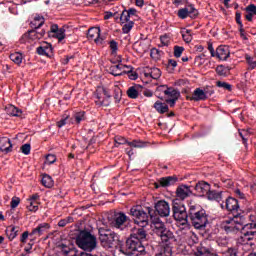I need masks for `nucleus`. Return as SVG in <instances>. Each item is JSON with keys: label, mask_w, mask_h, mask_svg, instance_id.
Masks as SVG:
<instances>
[{"label": "nucleus", "mask_w": 256, "mask_h": 256, "mask_svg": "<svg viewBox=\"0 0 256 256\" xmlns=\"http://www.w3.org/2000/svg\"><path fill=\"white\" fill-rule=\"evenodd\" d=\"M10 59L13 61V63H16V65H21L23 62V55L19 52H15L10 54Z\"/></svg>", "instance_id": "72a5a7b5"}, {"label": "nucleus", "mask_w": 256, "mask_h": 256, "mask_svg": "<svg viewBox=\"0 0 256 256\" xmlns=\"http://www.w3.org/2000/svg\"><path fill=\"white\" fill-rule=\"evenodd\" d=\"M238 243L240 245H250V247H253V245H255V242H250L246 232L238 238Z\"/></svg>", "instance_id": "f704fd0d"}, {"label": "nucleus", "mask_w": 256, "mask_h": 256, "mask_svg": "<svg viewBox=\"0 0 256 256\" xmlns=\"http://www.w3.org/2000/svg\"><path fill=\"white\" fill-rule=\"evenodd\" d=\"M47 229H49V224L48 223L40 224L36 229H34L32 231V233L30 235L41 236V235H43V233H45V231H47Z\"/></svg>", "instance_id": "cd10ccee"}, {"label": "nucleus", "mask_w": 256, "mask_h": 256, "mask_svg": "<svg viewBox=\"0 0 256 256\" xmlns=\"http://www.w3.org/2000/svg\"><path fill=\"white\" fill-rule=\"evenodd\" d=\"M217 87H223V89H226L227 91H231L232 86L231 84L227 82L217 81L216 82Z\"/></svg>", "instance_id": "864d4df0"}, {"label": "nucleus", "mask_w": 256, "mask_h": 256, "mask_svg": "<svg viewBox=\"0 0 256 256\" xmlns=\"http://www.w3.org/2000/svg\"><path fill=\"white\" fill-rule=\"evenodd\" d=\"M150 57L152 59H155L156 61L158 59H161V51L157 50L156 48H153L150 52Z\"/></svg>", "instance_id": "de8ad7c7"}, {"label": "nucleus", "mask_w": 256, "mask_h": 256, "mask_svg": "<svg viewBox=\"0 0 256 256\" xmlns=\"http://www.w3.org/2000/svg\"><path fill=\"white\" fill-rule=\"evenodd\" d=\"M45 36V30H41L40 32H38L35 29L29 30L27 33H25L22 36V39H24L25 41H37V39H41Z\"/></svg>", "instance_id": "9d476101"}, {"label": "nucleus", "mask_w": 256, "mask_h": 256, "mask_svg": "<svg viewBox=\"0 0 256 256\" xmlns=\"http://www.w3.org/2000/svg\"><path fill=\"white\" fill-rule=\"evenodd\" d=\"M173 251L170 246L164 247L159 253L156 254V256H172Z\"/></svg>", "instance_id": "4c0bfd02"}, {"label": "nucleus", "mask_w": 256, "mask_h": 256, "mask_svg": "<svg viewBox=\"0 0 256 256\" xmlns=\"http://www.w3.org/2000/svg\"><path fill=\"white\" fill-rule=\"evenodd\" d=\"M209 201H217L218 203H221L223 197L221 196L222 195V192H217L215 190H209L208 191V194H206Z\"/></svg>", "instance_id": "b1692460"}, {"label": "nucleus", "mask_w": 256, "mask_h": 256, "mask_svg": "<svg viewBox=\"0 0 256 256\" xmlns=\"http://www.w3.org/2000/svg\"><path fill=\"white\" fill-rule=\"evenodd\" d=\"M249 221L251 223H246L245 229H256V216L251 214L249 216Z\"/></svg>", "instance_id": "e433bc0d"}, {"label": "nucleus", "mask_w": 256, "mask_h": 256, "mask_svg": "<svg viewBox=\"0 0 256 256\" xmlns=\"http://www.w3.org/2000/svg\"><path fill=\"white\" fill-rule=\"evenodd\" d=\"M210 190H211V185H209V183L205 181L198 182L195 186V191L199 193L200 197L208 195Z\"/></svg>", "instance_id": "2eb2a0df"}, {"label": "nucleus", "mask_w": 256, "mask_h": 256, "mask_svg": "<svg viewBox=\"0 0 256 256\" xmlns=\"http://www.w3.org/2000/svg\"><path fill=\"white\" fill-rule=\"evenodd\" d=\"M191 193V187L187 185H180L176 189V197L179 199V201H185V199H187Z\"/></svg>", "instance_id": "9b49d317"}, {"label": "nucleus", "mask_w": 256, "mask_h": 256, "mask_svg": "<svg viewBox=\"0 0 256 256\" xmlns=\"http://www.w3.org/2000/svg\"><path fill=\"white\" fill-rule=\"evenodd\" d=\"M103 93L107 99H111V95H109V92L105 88H99L95 94L96 103L97 105H104V107H108L109 101L108 100H101V96H99V93Z\"/></svg>", "instance_id": "f3484780"}, {"label": "nucleus", "mask_w": 256, "mask_h": 256, "mask_svg": "<svg viewBox=\"0 0 256 256\" xmlns=\"http://www.w3.org/2000/svg\"><path fill=\"white\" fill-rule=\"evenodd\" d=\"M245 225H247L245 216L239 213L234 214L233 218H228L222 222V228L227 233L231 231H241V229H245Z\"/></svg>", "instance_id": "39448f33"}, {"label": "nucleus", "mask_w": 256, "mask_h": 256, "mask_svg": "<svg viewBox=\"0 0 256 256\" xmlns=\"http://www.w3.org/2000/svg\"><path fill=\"white\" fill-rule=\"evenodd\" d=\"M246 235L250 243H256V231H247Z\"/></svg>", "instance_id": "603ef678"}, {"label": "nucleus", "mask_w": 256, "mask_h": 256, "mask_svg": "<svg viewBox=\"0 0 256 256\" xmlns=\"http://www.w3.org/2000/svg\"><path fill=\"white\" fill-rule=\"evenodd\" d=\"M183 51H185V48L183 46H174V57L179 59V57L183 55Z\"/></svg>", "instance_id": "c03bdc74"}, {"label": "nucleus", "mask_w": 256, "mask_h": 256, "mask_svg": "<svg viewBox=\"0 0 256 256\" xmlns=\"http://www.w3.org/2000/svg\"><path fill=\"white\" fill-rule=\"evenodd\" d=\"M42 185L46 187L47 189H51L53 185H55V182L53 181V178L48 174H43L42 176Z\"/></svg>", "instance_id": "bb28decb"}, {"label": "nucleus", "mask_w": 256, "mask_h": 256, "mask_svg": "<svg viewBox=\"0 0 256 256\" xmlns=\"http://www.w3.org/2000/svg\"><path fill=\"white\" fill-rule=\"evenodd\" d=\"M154 109H156L158 113L163 115V113H167V111H169V106H167V104H164L162 102L156 101L154 104Z\"/></svg>", "instance_id": "c756f323"}, {"label": "nucleus", "mask_w": 256, "mask_h": 256, "mask_svg": "<svg viewBox=\"0 0 256 256\" xmlns=\"http://www.w3.org/2000/svg\"><path fill=\"white\" fill-rule=\"evenodd\" d=\"M29 211H37L39 209V206L36 202L30 201V205L28 206Z\"/></svg>", "instance_id": "0e129e2a"}, {"label": "nucleus", "mask_w": 256, "mask_h": 256, "mask_svg": "<svg viewBox=\"0 0 256 256\" xmlns=\"http://www.w3.org/2000/svg\"><path fill=\"white\" fill-rule=\"evenodd\" d=\"M119 64L112 65L109 68V72L111 75H114V77H119L125 73L123 69H129V66L121 64V60H118Z\"/></svg>", "instance_id": "4468645a"}, {"label": "nucleus", "mask_w": 256, "mask_h": 256, "mask_svg": "<svg viewBox=\"0 0 256 256\" xmlns=\"http://www.w3.org/2000/svg\"><path fill=\"white\" fill-rule=\"evenodd\" d=\"M236 23H238L239 27H243V22H241V13L236 12Z\"/></svg>", "instance_id": "774afa93"}, {"label": "nucleus", "mask_w": 256, "mask_h": 256, "mask_svg": "<svg viewBox=\"0 0 256 256\" xmlns=\"http://www.w3.org/2000/svg\"><path fill=\"white\" fill-rule=\"evenodd\" d=\"M208 95L207 89L201 90V88H196L192 97H190V101H205Z\"/></svg>", "instance_id": "ddd939ff"}, {"label": "nucleus", "mask_w": 256, "mask_h": 256, "mask_svg": "<svg viewBox=\"0 0 256 256\" xmlns=\"http://www.w3.org/2000/svg\"><path fill=\"white\" fill-rule=\"evenodd\" d=\"M229 55H231V52L229 51V46H219L216 49V56L221 61H227V59H229Z\"/></svg>", "instance_id": "a211bd4d"}, {"label": "nucleus", "mask_w": 256, "mask_h": 256, "mask_svg": "<svg viewBox=\"0 0 256 256\" xmlns=\"http://www.w3.org/2000/svg\"><path fill=\"white\" fill-rule=\"evenodd\" d=\"M188 15H189V8H182L178 11V17H180V19H187Z\"/></svg>", "instance_id": "09e8293b"}, {"label": "nucleus", "mask_w": 256, "mask_h": 256, "mask_svg": "<svg viewBox=\"0 0 256 256\" xmlns=\"http://www.w3.org/2000/svg\"><path fill=\"white\" fill-rule=\"evenodd\" d=\"M127 95L130 99H137L139 97V91L135 86H132L127 90Z\"/></svg>", "instance_id": "c9c22d12"}, {"label": "nucleus", "mask_w": 256, "mask_h": 256, "mask_svg": "<svg viewBox=\"0 0 256 256\" xmlns=\"http://www.w3.org/2000/svg\"><path fill=\"white\" fill-rule=\"evenodd\" d=\"M177 181H179V178L176 176H167L159 179L160 186L162 187H171V185H175Z\"/></svg>", "instance_id": "412c9836"}, {"label": "nucleus", "mask_w": 256, "mask_h": 256, "mask_svg": "<svg viewBox=\"0 0 256 256\" xmlns=\"http://www.w3.org/2000/svg\"><path fill=\"white\" fill-rule=\"evenodd\" d=\"M17 233H19V227L9 226L6 229V235L10 241H13L17 237Z\"/></svg>", "instance_id": "a878e982"}, {"label": "nucleus", "mask_w": 256, "mask_h": 256, "mask_svg": "<svg viewBox=\"0 0 256 256\" xmlns=\"http://www.w3.org/2000/svg\"><path fill=\"white\" fill-rule=\"evenodd\" d=\"M146 211H147L148 219H150L152 222L153 235L157 236L164 229H167V226L165 225V223H163V221H161L159 216H155V210H153L151 207H147Z\"/></svg>", "instance_id": "6e6552de"}, {"label": "nucleus", "mask_w": 256, "mask_h": 256, "mask_svg": "<svg viewBox=\"0 0 256 256\" xmlns=\"http://www.w3.org/2000/svg\"><path fill=\"white\" fill-rule=\"evenodd\" d=\"M109 45H110V49L112 51V55H115V53H117V51L119 49V44L117 43V41L111 40L109 42Z\"/></svg>", "instance_id": "49530a36"}, {"label": "nucleus", "mask_w": 256, "mask_h": 256, "mask_svg": "<svg viewBox=\"0 0 256 256\" xmlns=\"http://www.w3.org/2000/svg\"><path fill=\"white\" fill-rule=\"evenodd\" d=\"M21 151L24 155H29L31 153V144H24L21 146Z\"/></svg>", "instance_id": "bf43d9fd"}, {"label": "nucleus", "mask_w": 256, "mask_h": 256, "mask_svg": "<svg viewBox=\"0 0 256 256\" xmlns=\"http://www.w3.org/2000/svg\"><path fill=\"white\" fill-rule=\"evenodd\" d=\"M182 38L185 41V43H191L193 41V36L191 35V30H186L182 32Z\"/></svg>", "instance_id": "79ce46f5"}, {"label": "nucleus", "mask_w": 256, "mask_h": 256, "mask_svg": "<svg viewBox=\"0 0 256 256\" xmlns=\"http://www.w3.org/2000/svg\"><path fill=\"white\" fill-rule=\"evenodd\" d=\"M98 239L104 249H118L123 245V241L119 238V234L111 229L100 227L98 228Z\"/></svg>", "instance_id": "f03ea898"}, {"label": "nucleus", "mask_w": 256, "mask_h": 256, "mask_svg": "<svg viewBox=\"0 0 256 256\" xmlns=\"http://www.w3.org/2000/svg\"><path fill=\"white\" fill-rule=\"evenodd\" d=\"M230 71H231V68L229 66L225 67L223 65H219L216 68V73L220 77H227V75H229Z\"/></svg>", "instance_id": "473e14b6"}, {"label": "nucleus", "mask_w": 256, "mask_h": 256, "mask_svg": "<svg viewBox=\"0 0 256 256\" xmlns=\"http://www.w3.org/2000/svg\"><path fill=\"white\" fill-rule=\"evenodd\" d=\"M101 37V29L99 27H92L88 30L87 38L91 41H95V43H101L103 39Z\"/></svg>", "instance_id": "f8f14e48"}, {"label": "nucleus", "mask_w": 256, "mask_h": 256, "mask_svg": "<svg viewBox=\"0 0 256 256\" xmlns=\"http://www.w3.org/2000/svg\"><path fill=\"white\" fill-rule=\"evenodd\" d=\"M188 15H190V17H192V18L197 17V15H199V12L193 6H190L188 8Z\"/></svg>", "instance_id": "e2e57ef3"}, {"label": "nucleus", "mask_w": 256, "mask_h": 256, "mask_svg": "<svg viewBox=\"0 0 256 256\" xmlns=\"http://www.w3.org/2000/svg\"><path fill=\"white\" fill-rule=\"evenodd\" d=\"M160 41L162 45H164V47H167V45H169V37H167V35L161 36Z\"/></svg>", "instance_id": "69168bd1"}, {"label": "nucleus", "mask_w": 256, "mask_h": 256, "mask_svg": "<svg viewBox=\"0 0 256 256\" xmlns=\"http://www.w3.org/2000/svg\"><path fill=\"white\" fill-rule=\"evenodd\" d=\"M246 61L249 65L250 69H255V67H256V57H251L248 54H246Z\"/></svg>", "instance_id": "37998d69"}, {"label": "nucleus", "mask_w": 256, "mask_h": 256, "mask_svg": "<svg viewBox=\"0 0 256 256\" xmlns=\"http://www.w3.org/2000/svg\"><path fill=\"white\" fill-rule=\"evenodd\" d=\"M239 135H240L244 145H247V141H248L249 135H250L249 130H245V129L239 130Z\"/></svg>", "instance_id": "58836bf2"}, {"label": "nucleus", "mask_w": 256, "mask_h": 256, "mask_svg": "<svg viewBox=\"0 0 256 256\" xmlns=\"http://www.w3.org/2000/svg\"><path fill=\"white\" fill-rule=\"evenodd\" d=\"M133 25H135L133 21H129L128 23L124 24L122 27L123 33H129L131 29H133Z\"/></svg>", "instance_id": "8fccbe9b"}, {"label": "nucleus", "mask_w": 256, "mask_h": 256, "mask_svg": "<svg viewBox=\"0 0 256 256\" xmlns=\"http://www.w3.org/2000/svg\"><path fill=\"white\" fill-rule=\"evenodd\" d=\"M172 211L175 221H179L181 225H187L189 223V210L187 213V208H185V205L179 198L173 200Z\"/></svg>", "instance_id": "423d86ee"}, {"label": "nucleus", "mask_w": 256, "mask_h": 256, "mask_svg": "<svg viewBox=\"0 0 256 256\" xmlns=\"http://www.w3.org/2000/svg\"><path fill=\"white\" fill-rule=\"evenodd\" d=\"M164 95H168L171 99H179V97H181V93L171 87L164 90Z\"/></svg>", "instance_id": "2f4dec72"}, {"label": "nucleus", "mask_w": 256, "mask_h": 256, "mask_svg": "<svg viewBox=\"0 0 256 256\" xmlns=\"http://www.w3.org/2000/svg\"><path fill=\"white\" fill-rule=\"evenodd\" d=\"M144 76L151 77V79H159L161 77V70L159 68H149L144 69Z\"/></svg>", "instance_id": "5701e85b"}, {"label": "nucleus", "mask_w": 256, "mask_h": 256, "mask_svg": "<svg viewBox=\"0 0 256 256\" xmlns=\"http://www.w3.org/2000/svg\"><path fill=\"white\" fill-rule=\"evenodd\" d=\"M7 115H12V117H19L21 115V110L13 105H8L5 108Z\"/></svg>", "instance_id": "c85d7f7f"}, {"label": "nucleus", "mask_w": 256, "mask_h": 256, "mask_svg": "<svg viewBox=\"0 0 256 256\" xmlns=\"http://www.w3.org/2000/svg\"><path fill=\"white\" fill-rule=\"evenodd\" d=\"M127 144L130 146V147H136V148H141V147H145V143L141 142V141H137V140H134L132 142H127Z\"/></svg>", "instance_id": "5fc2aeb1"}, {"label": "nucleus", "mask_w": 256, "mask_h": 256, "mask_svg": "<svg viewBox=\"0 0 256 256\" xmlns=\"http://www.w3.org/2000/svg\"><path fill=\"white\" fill-rule=\"evenodd\" d=\"M63 254L66 256H78L77 254L79 251H77L75 248H70L68 250H62Z\"/></svg>", "instance_id": "3c124183"}, {"label": "nucleus", "mask_w": 256, "mask_h": 256, "mask_svg": "<svg viewBox=\"0 0 256 256\" xmlns=\"http://www.w3.org/2000/svg\"><path fill=\"white\" fill-rule=\"evenodd\" d=\"M189 221L196 229L203 230L209 224V215H207L205 209H201L197 205H190L188 222Z\"/></svg>", "instance_id": "7ed1b4c3"}, {"label": "nucleus", "mask_w": 256, "mask_h": 256, "mask_svg": "<svg viewBox=\"0 0 256 256\" xmlns=\"http://www.w3.org/2000/svg\"><path fill=\"white\" fill-rule=\"evenodd\" d=\"M52 37H56L58 41H63V39H65V29L60 28L52 35Z\"/></svg>", "instance_id": "ea45409f"}, {"label": "nucleus", "mask_w": 256, "mask_h": 256, "mask_svg": "<svg viewBox=\"0 0 256 256\" xmlns=\"http://www.w3.org/2000/svg\"><path fill=\"white\" fill-rule=\"evenodd\" d=\"M225 208L227 211H238L239 201L233 197H228L225 201Z\"/></svg>", "instance_id": "4be33fe9"}, {"label": "nucleus", "mask_w": 256, "mask_h": 256, "mask_svg": "<svg viewBox=\"0 0 256 256\" xmlns=\"http://www.w3.org/2000/svg\"><path fill=\"white\" fill-rule=\"evenodd\" d=\"M76 245L83 251H95L97 249V236L87 230H82L76 237Z\"/></svg>", "instance_id": "20e7f679"}, {"label": "nucleus", "mask_w": 256, "mask_h": 256, "mask_svg": "<svg viewBox=\"0 0 256 256\" xmlns=\"http://www.w3.org/2000/svg\"><path fill=\"white\" fill-rule=\"evenodd\" d=\"M156 237H159L162 243H166V245L175 239V235L168 228L162 230Z\"/></svg>", "instance_id": "dca6fc26"}, {"label": "nucleus", "mask_w": 256, "mask_h": 256, "mask_svg": "<svg viewBox=\"0 0 256 256\" xmlns=\"http://www.w3.org/2000/svg\"><path fill=\"white\" fill-rule=\"evenodd\" d=\"M246 12L248 13L246 15L247 21H253V15H256V6L255 4H250L245 8Z\"/></svg>", "instance_id": "7c9ffc66"}, {"label": "nucleus", "mask_w": 256, "mask_h": 256, "mask_svg": "<svg viewBox=\"0 0 256 256\" xmlns=\"http://www.w3.org/2000/svg\"><path fill=\"white\" fill-rule=\"evenodd\" d=\"M238 253L239 251L237 250V248H228L226 250V255L228 256H239Z\"/></svg>", "instance_id": "052dcab7"}, {"label": "nucleus", "mask_w": 256, "mask_h": 256, "mask_svg": "<svg viewBox=\"0 0 256 256\" xmlns=\"http://www.w3.org/2000/svg\"><path fill=\"white\" fill-rule=\"evenodd\" d=\"M114 93L115 103H119L121 101V89L119 87H115Z\"/></svg>", "instance_id": "6e6d98bb"}, {"label": "nucleus", "mask_w": 256, "mask_h": 256, "mask_svg": "<svg viewBox=\"0 0 256 256\" xmlns=\"http://www.w3.org/2000/svg\"><path fill=\"white\" fill-rule=\"evenodd\" d=\"M38 55H45L46 57H51L53 55V47L50 43L44 42L41 46L37 48Z\"/></svg>", "instance_id": "6ab92c4d"}, {"label": "nucleus", "mask_w": 256, "mask_h": 256, "mask_svg": "<svg viewBox=\"0 0 256 256\" xmlns=\"http://www.w3.org/2000/svg\"><path fill=\"white\" fill-rule=\"evenodd\" d=\"M57 161V157L53 154H48L46 156V163H48V165H53V163H55Z\"/></svg>", "instance_id": "4d7b16f0"}, {"label": "nucleus", "mask_w": 256, "mask_h": 256, "mask_svg": "<svg viewBox=\"0 0 256 256\" xmlns=\"http://www.w3.org/2000/svg\"><path fill=\"white\" fill-rule=\"evenodd\" d=\"M154 213L156 212L159 217H169L171 213V207L169 203L165 200H159L154 206Z\"/></svg>", "instance_id": "1a4fd4ad"}, {"label": "nucleus", "mask_w": 256, "mask_h": 256, "mask_svg": "<svg viewBox=\"0 0 256 256\" xmlns=\"http://www.w3.org/2000/svg\"><path fill=\"white\" fill-rule=\"evenodd\" d=\"M116 145H125V143H127V139H125L124 137L121 136H116L114 139Z\"/></svg>", "instance_id": "680f3d73"}, {"label": "nucleus", "mask_w": 256, "mask_h": 256, "mask_svg": "<svg viewBox=\"0 0 256 256\" xmlns=\"http://www.w3.org/2000/svg\"><path fill=\"white\" fill-rule=\"evenodd\" d=\"M129 19H131L129 12H127V10H124L120 16L121 23H129Z\"/></svg>", "instance_id": "a18cd8bd"}, {"label": "nucleus", "mask_w": 256, "mask_h": 256, "mask_svg": "<svg viewBox=\"0 0 256 256\" xmlns=\"http://www.w3.org/2000/svg\"><path fill=\"white\" fill-rule=\"evenodd\" d=\"M128 71H124L123 73H127L129 79H131L132 81H135L136 79H138L139 74H137V72L133 71V67L129 66Z\"/></svg>", "instance_id": "a19ab883"}, {"label": "nucleus", "mask_w": 256, "mask_h": 256, "mask_svg": "<svg viewBox=\"0 0 256 256\" xmlns=\"http://www.w3.org/2000/svg\"><path fill=\"white\" fill-rule=\"evenodd\" d=\"M0 151L4 153H11L13 151V144H11V139L7 137L0 138Z\"/></svg>", "instance_id": "aec40b11"}, {"label": "nucleus", "mask_w": 256, "mask_h": 256, "mask_svg": "<svg viewBox=\"0 0 256 256\" xmlns=\"http://www.w3.org/2000/svg\"><path fill=\"white\" fill-rule=\"evenodd\" d=\"M122 253L125 255H134V253H144L145 252V245L142 244L140 241L135 240V238H131V236L126 240L125 243V251L120 249Z\"/></svg>", "instance_id": "0eeeda50"}, {"label": "nucleus", "mask_w": 256, "mask_h": 256, "mask_svg": "<svg viewBox=\"0 0 256 256\" xmlns=\"http://www.w3.org/2000/svg\"><path fill=\"white\" fill-rule=\"evenodd\" d=\"M114 221H115L114 227H117L119 229V227H121V225H123V223L127 221V215H125V213L123 212H120L116 214Z\"/></svg>", "instance_id": "393cba45"}, {"label": "nucleus", "mask_w": 256, "mask_h": 256, "mask_svg": "<svg viewBox=\"0 0 256 256\" xmlns=\"http://www.w3.org/2000/svg\"><path fill=\"white\" fill-rule=\"evenodd\" d=\"M21 202V200L19 198H13L11 201V208L15 209L19 203Z\"/></svg>", "instance_id": "338daca9"}, {"label": "nucleus", "mask_w": 256, "mask_h": 256, "mask_svg": "<svg viewBox=\"0 0 256 256\" xmlns=\"http://www.w3.org/2000/svg\"><path fill=\"white\" fill-rule=\"evenodd\" d=\"M130 215L134 217V222L141 228L136 229L130 237L136 241H139L142 245L147 243V231L144 227L149 225V215L147 212L139 209V206L132 207L130 209Z\"/></svg>", "instance_id": "f257e3e1"}, {"label": "nucleus", "mask_w": 256, "mask_h": 256, "mask_svg": "<svg viewBox=\"0 0 256 256\" xmlns=\"http://www.w3.org/2000/svg\"><path fill=\"white\" fill-rule=\"evenodd\" d=\"M76 123H81L85 119V112H78L74 115Z\"/></svg>", "instance_id": "13d9d810"}]
</instances>
